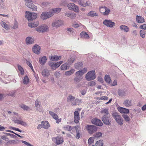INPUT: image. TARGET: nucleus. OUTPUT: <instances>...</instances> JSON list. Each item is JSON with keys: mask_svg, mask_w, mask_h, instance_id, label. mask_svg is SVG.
I'll list each match as a JSON object with an SVG mask.
<instances>
[{"mask_svg": "<svg viewBox=\"0 0 146 146\" xmlns=\"http://www.w3.org/2000/svg\"><path fill=\"white\" fill-rule=\"evenodd\" d=\"M69 68L68 64L65 63L63 64L61 66V69L62 70H65L68 69Z\"/></svg>", "mask_w": 146, "mask_h": 146, "instance_id": "32", "label": "nucleus"}, {"mask_svg": "<svg viewBox=\"0 0 146 146\" xmlns=\"http://www.w3.org/2000/svg\"><path fill=\"white\" fill-rule=\"evenodd\" d=\"M64 24V22L61 20H56L53 21L52 23V26L53 27L56 28L59 27Z\"/></svg>", "mask_w": 146, "mask_h": 146, "instance_id": "6", "label": "nucleus"}, {"mask_svg": "<svg viewBox=\"0 0 146 146\" xmlns=\"http://www.w3.org/2000/svg\"><path fill=\"white\" fill-rule=\"evenodd\" d=\"M102 134L100 132H98L96 133L94 135V137L95 138H98L102 136Z\"/></svg>", "mask_w": 146, "mask_h": 146, "instance_id": "45", "label": "nucleus"}, {"mask_svg": "<svg viewBox=\"0 0 146 146\" xmlns=\"http://www.w3.org/2000/svg\"><path fill=\"white\" fill-rule=\"evenodd\" d=\"M139 28L141 29H144V30L146 29V24H143L141 25Z\"/></svg>", "mask_w": 146, "mask_h": 146, "instance_id": "64", "label": "nucleus"}, {"mask_svg": "<svg viewBox=\"0 0 146 146\" xmlns=\"http://www.w3.org/2000/svg\"><path fill=\"white\" fill-rule=\"evenodd\" d=\"M18 68L20 72L21 75H23L24 74V71L23 68L21 66L18 65Z\"/></svg>", "mask_w": 146, "mask_h": 146, "instance_id": "46", "label": "nucleus"}, {"mask_svg": "<svg viewBox=\"0 0 146 146\" xmlns=\"http://www.w3.org/2000/svg\"><path fill=\"white\" fill-rule=\"evenodd\" d=\"M0 24L1 26L6 30H8L9 29V26L3 21H2Z\"/></svg>", "mask_w": 146, "mask_h": 146, "instance_id": "33", "label": "nucleus"}, {"mask_svg": "<svg viewBox=\"0 0 146 146\" xmlns=\"http://www.w3.org/2000/svg\"><path fill=\"white\" fill-rule=\"evenodd\" d=\"M46 56L40 57L39 58V61L40 63L42 65H44L46 61Z\"/></svg>", "mask_w": 146, "mask_h": 146, "instance_id": "22", "label": "nucleus"}, {"mask_svg": "<svg viewBox=\"0 0 146 146\" xmlns=\"http://www.w3.org/2000/svg\"><path fill=\"white\" fill-rule=\"evenodd\" d=\"M61 9L60 8H57L53 9L52 11H50L53 13V15L55 13H58L60 12L61 11Z\"/></svg>", "mask_w": 146, "mask_h": 146, "instance_id": "31", "label": "nucleus"}, {"mask_svg": "<svg viewBox=\"0 0 146 146\" xmlns=\"http://www.w3.org/2000/svg\"><path fill=\"white\" fill-rule=\"evenodd\" d=\"M105 81L108 83L110 84L111 82L110 77L109 75H106L104 78Z\"/></svg>", "mask_w": 146, "mask_h": 146, "instance_id": "37", "label": "nucleus"}, {"mask_svg": "<svg viewBox=\"0 0 146 146\" xmlns=\"http://www.w3.org/2000/svg\"><path fill=\"white\" fill-rule=\"evenodd\" d=\"M75 59V57L73 56L70 57L68 60V63L69 64H71L72 63Z\"/></svg>", "mask_w": 146, "mask_h": 146, "instance_id": "38", "label": "nucleus"}, {"mask_svg": "<svg viewBox=\"0 0 146 146\" xmlns=\"http://www.w3.org/2000/svg\"><path fill=\"white\" fill-rule=\"evenodd\" d=\"M47 26L46 25L39 26L35 29L36 31L40 33L45 32L47 31Z\"/></svg>", "mask_w": 146, "mask_h": 146, "instance_id": "12", "label": "nucleus"}, {"mask_svg": "<svg viewBox=\"0 0 146 146\" xmlns=\"http://www.w3.org/2000/svg\"><path fill=\"white\" fill-rule=\"evenodd\" d=\"M90 3L89 2H86V3H85L83 2L81 5L84 7H86L87 6H90Z\"/></svg>", "mask_w": 146, "mask_h": 146, "instance_id": "53", "label": "nucleus"}, {"mask_svg": "<svg viewBox=\"0 0 146 146\" xmlns=\"http://www.w3.org/2000/svg\"><path fill=\"white\" fill-rule=\"evenodd\" d=\"M96 84L95 82L94 81H92L88 83V85L90 86H93Z\"/></svg>", "mask_w": 146, "mask_h": 146, "instance_id": "63", "label": "nucleus"}, {"mask_svg": "<svg viewBox=\"0 0 146 146\" xmlns=\"http://www.w3.org/2000/svg\"><path fill=\"white\" fill-rule=\"evenodd\" d=\"M20 107L25 110H28L29 109V107L24 104L21 105Z\"/></svg>", "mask_w": 146, "mask_h": 146, "instance_id": "47", "label": "nucleus"}, {"mask_svg": "<svg viewBox=\"0 0 146 146\" xmlns=\"http://www.w3.org/2000/svg\"><path fill=\"white\" fill-rule=\"evenodd\" d=\"M54 75L56 78H58L60 75V72L59 71H57L55 72Z\"/></svg>", "mask_w": 146, "mask_h": 146, "instance_id": "59", "label": "nucleus"}, {"mask_svg": "<svg viewBox=\"0 0 146 146\" xmlns=\"http://www.w3.org/2000/svg\"><path fill=\"white\" fill-rule=\"evenodd\" d=\"M15 91H12L9 92V93H8V95L12 97L15 96Z\"/></svg>", "mask_w": 146, "mask_h": 146, "instance_id": "50", "label": "nucleus"}, {"mask_svg": "<svg viewBox=\"0 0 146 146\" xmlns=\"http://www.w3.org/2000/svg\"><path fill=\"white\" fill-rule=\"evenodd\" d=\"M75 98L72 95L70 94L68 96L67 98V101L68 102H70L72 103L74 100H75Z\"/></svg>", "mask_w": 146, "mask_h": 146, "instance_id": "29", "label": "nucleus"}, {"mask_svg": "<svg viewBox=\"0 0 146 146\" xmlns=\"http://www.w3.org/2000/svg\"><path fill=\"white\" fill-rule=\"evenodd\" d=\"M80 36L82 38L87 39L89 38V36L85 32H82L80 34Z\"/></svg>", "mask_w": 146, "mask_h": 146, "instance_id": "26", "label": "nucleus"}, {"mask_svg": "<svg viewBox=\"0 0 146 146\" xmlns=\"http://www.w3.org/2000/svg\"><path fill=\"white\" fill-rule=\"evenodd\" d=\"M75 70L73 69H72L69 71H67L65 72V75L66 76H70L74 72Z\"/></svg>", "mask_w": 146, "mask_h": 146, "instance_id": "41", "label": "nucleus"}, {"mask_svg": "<svg viewBox=\"0 0 146 146\" xmlns=\"http://www.w3.org/2000/svg\"><path fill=\"white\" fill-rule=\"evenodd\" d=\"M67 31L68 32V33H73L74 32V30L72 28H68L67 29Z\"/></svg>", "mask_w": 146, "mask_h": 146, "instance_id": "56", "label": "nucleus"}, {"mask_svg": "<svg viewBox=\"0 0 146 146\" xmlns=\"http://www.w3.org/2000/svg\"><path fill=\"white\" fill-rule=\"evenodd\" d=\"M64 128L65 130L69 131H71L73 129L72 127L68 125H65L64 127Z\"/></svg>", "mask_w": 146, "mask_h": 146, "instance_id": "48", "label": "nucleus"}, {"mask_svg": "<svg viewBox=\"0 0 146 146\" xmlns=\"http://www.w3.org/2000/svg\"><path fill=\"white\" fill-rule=\"evenodd\" d=\"M41 74L44 77H48L50 75L49 71L47 69H44L42 71Z\"/></svg>", "mask_w": 146, "mask_h": 146, "instance_id": "21", "label": "nucleus"}, {"mask_svg": "<svg viewBox=\"0 0 146 146\" xmlns=\"http://www.w3.org/2000/svg\"><path fill=\"white\" fill-rule=\"evenodd\" d=\"M120 29L122 31L125 32H127L129 31V27L125 25H122L120 26Z\"/></svg>", "mask_w": 146, "mask_h": 146, "instance_id": "28", "label": "nucleus"}, {"mask_svg": "<svg viewBox=\"0 0 146 146\" xmlns=\"http://www.w3.org/2000/svg\"><path fill=\"white\" fill-rule=\"evenodd\" d=\"M41 48L39 45L36 44L32 48L33 52L37 54H39L40 53Z\"/></svg>", "mask_w": 146, "mask_h": 146, "instance_id": "13", "label": "nucleus"}, {"mask_svg": "<svg viewBox=\"0 0 146 146\" xmlns=\"http://www.w3.org/2000/svg\"><path fill=\"white\" fill-rule=\"evenodd\" d=\"M123 105L126 107H129L132 105L131 101L129 100H125L123 103Z\"/></svg>", "mask_w": 146, "mask_h": 146, "instance_id": "27", "label": "nucleus"}, {"mask_svg": "<svg viewBox=\"0 0 146 146\" xmlns=\"http://www.w3.org/2000/svg\"><path fill=\"white\" fill-rule=\"evenodd\" d=\"M38 22H32L31 23H29L28 25L29 27H36L38 25Z\"/></svg>", "mask_w": 146, "mask_h": 146, "instance_id": "34", "label": "nucleus"}, {"mask_svg": "<svg viewBox=\"0 0 146 146\" xmlns=\"http://www.w3.org/2000/svg\"><path fill=\"white\" fill-rule=\"evenodd\" d=\"M53 16V13L51 11L43 12L40 16L41 18L43 20H46Z\"/></svg>", "mask_w": 146, "mask_h": 146, "instance_id": "5", "label": "nucleus"}, {"mask_svg": "<svg viewBox=\"0 0 146 146\" xmlns=\"http://www.w3.org/2000/svg\"><path fill=\"white\" fill-rule=\"evenodd\" d=\"M41 123L43 124V127L45 129H47L50 127L49 124L47 121H43Z\"/></svg>", "mask_w": 146, "mask_h": 146, "instance_id": "24", "label": "nucleus"}, {"mask_svg": "<svg viewBox=\"0 0 146 146\" xmlns=\"http://www.w3.org/2000/svg\"><path fill=\"white\" fill-rule=\"evenodd\" d=\"M103 23L106 26L110 28H112L115 25V23L110 20L105 19L103 21Z\"/></svg>", "mask_w": 146, "mask_h": 146, "instance_id": "11", "label": "nucleus"}, {"mask_svg": "<svg viewBox=\"0 0 146 146\" xmlns=\"http://www.w3.org/2000/svg\"><path fill=\"white\" fill-rule=\"evenodd\" d=\"M94 138V137H91L88 139V142L89 144L90 145L93 142Z\"/></svg>", "mask_w": 146, "mask_h": 146, "instance_id": "54", "label": "nucleus"}, {"mask_svg": "<svg viewBox=\"0 0 146 146\" xmlns=\"http://www.w3.org/2000/svg\"><path fill=\"white\" fill-rule=\"evenodd\" d=\"M86 128L88 131L89 133L90 134H92L96 131L97 130V127L94 125H87Z\"/></svg>", "mask_w": 146, "mask_h": 146, "instance_id": "10", "label": "nucleus"}, {"mask_svg": "<svg viewBox=\"0 0 146 146\" xmlns=\"http://www.w3.org/2000/svg\"><path fill=\"white\" fill-rule=\"evenodd\" d=\"M25 1L26 5L29 8L31 9L33 11H36L37 7L32 2V0H25Z\"/></svg>", "mask_w": 146, "mask_h": 146, "instance_id": "4", "label": "nucleus"}, {"mask_svg": "<svg viewBox=\"0 0 146 146\" xmlns=\"http://www.w3.org/2000/svg\"><path fill=\"white\" fill-rule=\"evenodd\" d=\"M48 65L52 69L55 70L56 68L55 62H49Z\"/></svg>", "mask_w": 146, "mask_h": 146, "instance_id": "39", "label": "nucleus"}, {"mask_svg": "<svg viewBox=\"0 0 146 146\" xmlns=\"http://www.w3.org/2000/svg\"><path fill=\"white\" fill-rule=\"evenodd\" d=\"M88 16L91 17H96L98 16V14L95 12L92 11H90L88 13Z\"/></svg>", "mask_w": 146, "mask_h": 146, "instance_id": "30", "label": "nucleus"}, {"mask_svg": "<svg viewBox=\"0 0 146 146\" xmlns=\"http://www.w3.org/2000/svg\"><path fill=\"white\" fill-rule=\"evenodd\" d=\"M145 33L142 30L140 31V36L142 38H144L145 37Z\"/></svg>", "mask_w": 146, "mask_h": 146, "instance_id": "55", "label": "nucleus"}, {"mask_svg": "<svg viewBox=\"0 0 146 146\" xmlns=\"http://www.w3.org/2000/svg\"><path fill=\"white\" fill-rule=\"evenodd\" d=\"M103 143L102 141L100 140L96 142V146H102Z\"/></svg>", "mask_w": 146, "mask_h": 146, "instance_id": "49", "label": "nucleus"}, {"mask_svg": "<svg viewBox=\"0 0 146 146\" xmlns=\"http://www.w3.org/2000/svg\"><path fill=\"white\" fill-rule=\"evenodd\" d=\"M136 21L139 23H144L145 21L143 18L141 16L137 15L136 17Z\"/></svg>", "mask_w": 146, "mask_h": 146, "instance_id": "20", "label": "nucleus"}, {"mask_svg": "<svg viewBox=\"0 0 146 146\" xmlns=\"http://www.w3.org/2000/svg\"><path fill=\"white\" fill-rule=\"evenodd\" d=\"M29 82V79L27 76L26 75L24 77L23 83L25 84H27Z\"/></svg>", "mask_w": 146, "mask_h": 146, "instance_id": "40", "label": "nucleus"}, {"mask_svg": "<svg viewBox=\"0 0 146 146\" xmlns=\"http://www.w3.org/2000/svg\"><path fill=\"white\" fill-rule=\"evenodd\" d=\"M60 56H58L56 55H54L51 56L50 58L52 61H54L60 60Z\"/></svg>", "mask_w": 146, "mask_h": 146, "instance_id": "36", "label": "nucleus"}, {"mask_svg": "<svg viewBox=\"0 0 146 146\" xmlns=\"http://www.w3.org/2000/svg\"><path fill=\"white\" fill-rule=\"evenodd\" d=\"M96 74L94 70H92L88 72L86 75L85 78L88 81L94 80L96 78Z\"/></svg>", "mask_w": 146, "mask_h": 146, "instance_id": "2", "label": "nucleus"}, {"mask_svg": "<svg viewBox=\"0 0 146 146\" xmlns=\"http://www.w3.org/2000/svg\"><path fill=\"white\" fill-rule=\"evenodd\" d=\"M99 9L100 12L102 13L104 15H108L110 12V10L105 6H100Z\"/></svg>", "mask_w": 146, "mask_h": 146, "instance_id": "7", "label": "nucleus"}, {"mask_svg": "<svg viewBox=\"0 0 146 146\" xmlns=\"http://www.w3.org/2000/svg\"><path fill=\"white\" fill-rule=\"evenodd\" d=\"M112 116L118 125L121 126L123 125V120L118 113L114 111L112 113Z\"/></svg>", "mask_w": 146, "mask_h": 146, "instance_id": "1", "label": "nucleus"}, {"mask_svg": "<svg viewBox=\"0 0 146 146\" xmlns=\"http://www.w3.org/2000/svg\"><path fill=\"white\" fill-rule=\"evenodd\" d=\"M122 116L125 121L128 123L129 122V121L130 120V118L127 115L124 114Z\"/></svg>", "mask_w": 146, "mask_h": 146, "instance_id": "42", "label": "nucleus"}, {"mask_svg": "<svg viewBox=\"0 0 146 146\" xmlns=\"http://www.w3.org/2000/svg\"><path fill=\"white\" fill-rule=\"evenodd\" d=\"M34 41V38L30 36L27 37L25 39V42L26 44H31L33 43Z\"/></svg>", "mask_w": 146, "mask_h": 146, "instance_id": "18", "label": "nucleus"}, {"mask_svg": "<svg viewBox=\"0 0 146 146\" xmlns=\"http://www.w3.org/2000/svg\"><path fill=\"white\" fill-rule=\"evenodd\" d=\"M91 121L93 124L99 126H101L103 124L100 120L96 118L92 119Z\"/></svg>", "mask_w": 146, "mask_h": 146, "instance_id": "14", "label": "nucleus"}, {"mask_svg": "<svg viewBox=\"0 0 146 146\" xmlns=\"http://www.w3.org/2000/svg\"><path fill=\"white\" fill-rule=\"evenodd\" d=\"M25 17L29 21H30L33 20L35 19L37 17V15L35 13H31L29 11H26L25 12Z\"/></svg>", "mask_w": 146, "mask_h": 146, "instance_id": "3", "label": "nucleus"}, {"mask_svg": "<svg viewBox=\"0 0 146 146\" xmlns=\"http://www.w3.org/2000/svg\"><path fill=\"white\" fill-rule=\"evenodd\" d=\"M10 128L12 130H15V131H19L20 132H24V131H22L21 130V129H19L18 128H16V127H10Z\"/></svg>", "mask_w": 146, "mask_h": 146, "instance_id": "51", "label": "nucleus"}, {"mask_svg": "<svg viewBox=\"0 0 146 146\" xmlns=\"http://www.w3.org/2000/svg\"><path fill=\"white\" fill-rule=\"evenodd\" d=\"M49 113L54 119H56L57 123H58L60 122L61 119H58V116L56 114L52 111H49Z\"/></svg>", "mask_w": 146, "mask_h": 146, "instance_id": "15", "label": "nucleus"}, {"mask_svg": "<svg viewBox=\"0 0 146 146\" xmlns=\"http://www.w3.org/2000/svg\"><path fill=\"white\" fill-rule=\"evenodd\" d=\"M82 79L81 76H77L74 79V81L75 82H79Z\"/></svg>", "mask_w": 146, "mask_h": 146, "instance_id": "43", "label": "nucleus"}, {"mask_svg": "<svg viewBox=\"0 0 146 146\" xmlns=\"http://www.w3.org/2000/svg\"><path fill=\"white\" fill-rule=\"evenodd\" d=\"M76 14L74 13H70V18L72 19H74L76 17Z\"/></svg>", "mask_w": 146, "mask_h": 146, "instance_id": "60", "label": "nucleus"}, {"mask_svg": "<svg viewBox=\"0 0 146 146\" xmlns=\"http://www.w3.org/2000/svg\"><path fill=\"white\" fill-rule=\"evenodd\" d=\"M74 120L75 123H78L80 120V117H74Z\"/></svg>", "mask_w": 146, "mask_h": 146, "instance_id": "57", "label": "nucleus"}, {"mask_svg": "<svg viewBox=\"0 0 146 146\" xmlns=\"http://www.w3.org/2000/svg\"><path fill=\"white\" fill-rule=\"evenodd\" d=\"M36 110L40 112H42V109L40 108V105H39L36 106Z\"/></svg>", "mask_w": 146, "mask_h": 146, "instance_id": "58", "label": "nucleus"}, {"mask_svg": "<svg viewBox=\"0 0 146 146\" xmlns=\"http://www.w3.org/2000/svg\"><path fill=\"white\" fill-rule=\"evenodd\" d=\"M3 133L5 135H7L10 136L12 138H15L17 137V136L16 135L13 134L5 132H3Z\"/></svg>", "mask_w": 146, "mask_h": 146, "instance_id": "52", "label": "nucleus"}, {"mask_svg": "<svg viewBox=\"0 0 146 146\" xmlns=\"http://www.w3.org/2000/svg\"><path fill=\"white\" fill-rule=\"evenodd\" d=\"M87 68H84L82 70L77 72L75 74L76 76H81L87 72Z\"/></svg>", "mask_w": 146, "mask_h": 146, "instance_id": "17", "label": "nucleus"}, {"mask_svg": "<svg viewBox=\"0 0 146 146\" xmlns=\"http://www.w3.org/2000/svg\"><path fill=\"white\" fill-rule=\"evenodd\" d=\"M68 8L70 10H72L76 12H78L79 9L78 7L73 3H69L67 5Z\"/></svg>", "mask_w": 146, "mask_h": 146, "instance_id": "8", "label": "nucleus"}, {"mask_svg": "<svg viewBox=\"0 0 146 146\" xmlns=\"http://www.w3.org/2000/svg\"><path fill=\"white\" fill-rule=\"evenodd\" d=\"M102 120L106 125H109L111 124V121L110 119V115H104L102 118Z\"/></svg>", "mask_w": 146, "mask_h": 146, "instance_id": "9", "label": "nucleus"}, {"mask_svg": "<svg viewBox=\"0 0 146 146\" xmlns=\"http://www.w3.org/2000/svg\"><path fill=\"white\" fill-rule=\"evenodd\" d=\"M101 113H104L105 115H108L109 114V112L108 111V109L105 108L103 109L101 111Z\"/></svg>", "mask_w": 146, "mask_h": 146, "instance_id": "44", "label": "nucleus"}, {"mask_svg": "<svg viewBox=\"0 0 146 146\" xmlns=\"http://www.w3.org/2000/svg\"><path fill=\"white\" fill-rule=\"evenodd\" d=\"M16 142V141L15 140H10L8 141L7 143V145L9 144H12Z\"/></svg>", "mask_w": 146, "mask_h": 146, "instance_id": "61", "label": "nucleus"}, {"mask_svg": "<svg viewBox=\"0 0 146 146\" xmlns=\"http://www.w3.org/2000/svg\"><path fill=\"white\" fill-rule=\"evenodd\" d=\"M82 65L83 64L82 62H79L75 64V67L76 69L79 70L82 68Z\"/></svg>", "mask_w": 146, "mask_h": 146, "instance_id": "35", "label": "nucleus"}, {"mask_svg": "<svg viewBox=\"0 0 146 146\" xmlns=\"http://www.w3.org/2000/svg\"><path fill=\"white\" fill-rule=\"evenodd\" d=\"M117 109L118 111L121 113H128L129 112V109L123 107H119Z\"/></svg>", "mask_w": 146, "mask_h": 146, "instance_id": "16", "label": "nucleus"}, {"mask_svg": "<svg viewBox=\"0 0 146 146\" xmlns=\"http://www.w3.org/2000/svg\"><path fill=\"white\" fill-rule=\"evenodd\" d=\"M53 140H56V143L57 145L61 144L63 142L62 138L60 137H58L55 138L53 139Z\"/></svg>", "mask_w": 146, "mask_h": 146, "instance_id": "19", "label": "nucleus"}, {"mask_svg": "<svg viewBox=\"0 0 146 146\" xmlns=\"http://www.w3.org/2000/svg\"><path fill=\"white\" fill-rule=\"evenodd\" d=\"M118 94L119 96L122 97L126 95V93L124 90L121 89H119L117 91Z\"/></svg>", "mask_w": 146, "mask_h": 146, "instance_id": "25", "label": "nucleus"}, {"mask_svg": "<svg viewBox=\"0 0 146 146\" xmlns=\"http://www.w3.org/2000/svg\"><path fill=\"white\" fill-rule=\"evenodd\" d=\"M82 102V100H79L78 98H76L75 100L72 103V106H75L76 105H80Z\"/></svg>", "mask_w": 146, "mask_h": 146, "instance_id": "23", "label": "nucleus"}, {"mask_svg": "<svg viewBox=\"0 0 146 146\" xmlns=\"http://www.w3.org/2000/svg\"><path fill=\"white\" fill-rule=\"evenodd\" d=\"M76 131L77 133L76 138L79 139L80 137V133H79L78 129H76Z\"/></svg>", "mask_w": 146, "mask_h": 146, "instance_id": "62", "label": "nucleus"}]
</instances>
